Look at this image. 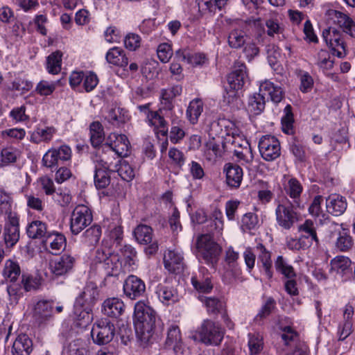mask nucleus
<instances>
[{
  "label": "nucleus",
  "mask_w": 355,
  "mask_h": 355,
  "mask_svg": "<svg viewBox=\"0 0 355 355\" xmlns=\"http://www.w3.org/2000/svg\"><path fill=\"white\" fill-rule=\"evenodd\" d=\"M156 313L143 301L135 305L134 324L137 338L144 343H148L154 334Z\"/></svg>",
  "instance_id": "nucleus-1"
},
{
  "label": "nucleus",
  "mask_w": 355,
  "mask_h": 355,
  "mask_svg": "<svg viewBox=\"0 0 355 355\" xmlns=\"http://www.w3.org/2000/svg\"><path fill=\"white\" fill-rule=\"evenodd\" d=\"M98 295L96 284L92 282H88L74 303L73 313L78 320H84L86 322L90 320L92 307L95 304Z\"/></svg>",
  "instance_id": "nucleus-2"
},
{
  "label": "nucleus",
  "mask_w": 355,
  "mask_h": 355,
  "mask_svg": "<svg viewBox=\"0 0 355 355\" xmlns=\"http://www.w3.org/2000/svg\"><path fill=\"white\" fill-rule=\"evenodd\" d=\"M228 87H226L225 100L232 103L238 99V91L243 89L249 83L247 67L244 64L234 65L233 70L227 77Z\"/></svg>",
  "instance_id": "nucleus-3"
},
{
  "label": "nucleus",
  "mask_w": 355,
  "mask_h": 355,
  "mask_svg": "<svg viewBox=\"0 0 355 355\" xmlns=\"http://www.w3.org/2000/svg\"><path fill=\"white\" fill-rule=\"evenodd\" d=\"M197 257L202 258L208 265L214 266L219 259L221 247L215 242L210 234H203L198 236L196 242Z\"/></svg>",
  "instance_id": "nucleus-4"
},
{
  "label": "nucleus",
  "mask_w": 355,
  "mask_h": 355,
  "mask_svg": "<svg viewBox=\"0 0 355 355\" xmlns=\"http://www.w3.org/2000/svg\"><path fill=\"white\" fill-rule=\"evenodd\" d=\"M300 206L297 201L293 203L287 198L279 202L275 209L277 224L283 229L290 230L299 220L300 214L297 209Z\"/></svg>",
  "instance_id": "nucleus-5"
},
{
  "label": "nucleus",
  "mask_w": 355,
  "mask_h": 355,
  "mask_svg": "<svg viewBox=\"0 0 355 355\" xmlns=\"http://www.w3.org/2000/svg\"><path fill=\"white\" fill-rule=\"evenodd\" d=\"M200 341L206 345H218L223 338L220 327L211 320H206L197 331Z\"/></svg>",
  "instance_id": "nucleus-6"
},
{
  "label": "nucleus",
  "mask_w": 355,
  "mask_h": 355,
  "mask_svg": "<svg viewBox=\"0 0 355 355\" xmlns=\"http://www.w3.org/2000/svg\"><path fill=\"white\" fill-rule=\"evenodd\" d=\"M91 210L85 205H80L71 213L70 229L73 234H78L92 222Z\"/></svg>",
  "instance_id": "nucleus-7"
},
{
  "label": "nucleus",
  "mask_w": 355,
  "mask_h": 355,
  "mask_svg": "<svg viewBox=\"0 0 355 355\" xmlns=\"http://www.w3.org/2000/svg\"><path fill=\"white\" fill-rule=\"evenodd\" d=\"M258 147L261 157L266 161H273L281 155L280 143L275 136L270 135L262 136L259 139Z\"/></svg>",
  "instance_id": "nucleus-8"
},
{
  "label": "nucleus",
  "mask_w": 355,
  "mask_h": 355,
  "mask_svg": "<svg viewBox=\"0 0 355 355\" xmlns=\"http://www.w3.org/2000/svg\"><path fill=\"white\" fill-rule=\"evenodd\" d=\"M71 157V148L63 145L58 149L48 150L43 156L42 162L46 167L57 170L64 162L69 160Z\"/></svg>",
  "instance_id": "nucleus-9"
},
{
  "label": "nucleus",
  "mask_w": 355,
  "mask_h": 355,
  "mask_svg": "<svg viewBox=\"0 0 355 355\" xmlns=\"http://www.w3.org/2000/svg\"><path fill=\"white\" fill-rule=\"evenodd\" d=\"M275 267L277 272L283 275L288 280L285 282V290L291 295H298L296 281L294 278L296 273L292 266L287 263L282 256H278L275 261Z\"/></svg>",
  "instance_id": "nucleus-10"
},
{
  "label": "nucleus",
  "mask_w": 355,
  "mask_h": 355,
  "mask_svg": "<svg viewBox=\"0 0 355 355\" xmlns=\"http://www.w3.org/2000/svg\"><path fill=\"white\" fill-rule=\"evenodd\" d=\"M322 37L334 55L338 58L346 55L345 44L340 31L333 27L324 29L322 31Z\"/></svg>",
  "instance_id": "nucleus-11"
},
{
  "label": "nucleus",
  "mask_w": 355,
  "mask_h": 355,
  "mask_svg": "<svg viewBox=\"0 0 355 355\" xmlns=\"http://www.w3.org/2000/svg\"><path fill=\"white\" fill-rule=\"evenodd\" d=\"M3 241L6 248H12L19 240V218L10 214L6 222L3 229Z\"/></svg>",
  "instance_id": "nucleus-12"
},
{
  "label": "nucleus",
  "mask_w": 355,
  "mask_h": 355,
  "mask_svg": "<svg viewBox=\"0 0 355 355\" xmlns=\"http://www.w3.org/2000/svg\"><path fill=\"white\" fill-rule=\"evenodd\" d=\"M115 334L113 324L102 321L94 325L91 335L94 342L98 345H105L112 340Z\"/></svg>",
  "instance_id": "nucleus-13"
},
{
  "label": "nucleus",
  "mask_w": 355,
  "mask_h": 355,
  "mask_svg": "<svg viewBox=\"0 0 355 355\" xmlns=\"http://www.w3.org/2000/svg\"><path fill=\"white\" fill-rule=\"evenodd\" d=\"M134 235L139 243L149 244L145 249L147 254H153L157 252L158 245L156 241H153V229L150 226L139 225L134 230Z\"/></svg>",
  "instance_id": "nucleus-14"
},
{
  "label": "nucleus",
  "mask_w": 355,
  "mask_h": 355,
  "mask_svg": "<svg viewBox=\"0 0 355 355\" xmlns=\"http://www.w3.org/2000/svg\"><path fill=\"white\" fill-rule=\"evenodd\" d=\"M123 292L128 298L136 300L145 295L146 284L138 277L133 275H129L124 282Z\"/></svg>",
  "instance_id": "nucleus-15"
},
{
  "label": "nucleus",
  "mask_w": 355,
  "mask_h": 355,
  "mask_svg": "<svg viewBox=\"0 0 355 355\" xmlns=\"http://www.w3.org/2000/svg\"><path fill=\"white\" fill-rule=\"evenodd\" d=\"M106 142L118 158L125 157L129 155L130 145L125 135H119L115 132L110 133Z\"/></svg>",
  "instance_id": "nucleus-16"
},
{
  "label": "nucleus",
  "mask_w": 355,
  "mask_h": 355,
  "mask_svg": "<svg viewBox=\"0 0 355 355\" xmlns=\"http://www.w3.org/2000/svg\"><path fill=\"white\" fill-rule=\"evenodd\" d=\"M255 252L258 257L257 265L268 279L273 277L272 262L271 253L262 243H258L255 248Z\"/></svg>",
  "instance_id": "nucleus-17"
},
{
  "label": "nucleus",
  "mask_w": 355,
  "mask_h": 355,
  "mask_svg": "<svg viewBox=\"0 0 355 355\" xmlns=\"http://www.w3.org/2000/svg\"><path fill=\"white\" fill-rule=\"evenodd\" d=\"M191 284L199 293H208L213 288L211 275L208 270L204 267L200 268L198 271L194 273L191 277Z\"/></svg>",
  "instance_id": "nucleus-18"
},
{
  "label": "nucleus",
  "mask_w": 355,
  "mask_h": 355,
  "mask_svg": "<svg viewBox=\"0 0 355 355\" xmlns=\"http://www.w3.org/2000/svg\"><path fill=\"white\" fill-rule=\"evenodd\" d=\"M76 259L67 254H64L50 264L53 274L55 276H62L69 273L73 269Z\"/></svg>",
  "instance_id": "nucleus-19"
},
{
  "label": "nucleus",
  "mask_w": 355,
  "mask_h": 355,
  "mask_svg": "<svg viewBox=\"0 0 355 355\" xmlns=\"http://www.w3.org/2000/svg\"><path fill=\"white\" fill-rule=\"evenodd\" d=\"M53 302L40 300L35 305L33 318L38 325L44 324L53 317Z\"/></svg>",
  "instance_id": "nucleus-20"
},
{
  "label": "nucleus",
  "mask_w": 355,
  "mask_h": 355,
  "mask_svg": "<svg viewBox=\"0 0 355 355\" xmlns=\"http://www.w3.org/2000/svg\"><path fill=\"white\" fill-rule=\"evenodd\" d=\"M239 254L234 251L232 247H230L225 253V277L230 281L235 279L240 275V270L238 267L237 260Z\"/></svg>",
  "instance_id": "nucleus-21"
},
{
  "label": "nucleus",
  "mask_w": 355,
  "mask_h": 355,
  "mask_svg": "<svg viewBox=\"0 0 355 355\" xmlns=\"http://www.w3.org/2000/svg\"><path fill=\"white\" fill-rule=\"evenodd\" d=\"M326 207L328 213L335 216H339L346 211L347 202L344 196L333 193L326 199Z\"/></svg>",
  "instance_id": "nucleus-22"
},
{
  "label": "nucleus",
  "mask_w": 355,
  "mask_h": 355,
  "mask_svg": "<svg viewBox=\"0 0 355 355\" xmlns=\"http://www.w3.org/2000/svg\"><path fill=\"white\" fill-rule=\"evenodd\" d=\"M164 263L165 268L171 272L178 274L183 271V257L175 250H168L164 254Z\"/></svg>",
  "instance_id": "nucleus-23"
},
{
  "label": "nucleus",
  "mask_w": 355,
  "mask_h": 355,
  "mask_svg": "<svg viewBox=\"0 0 355 355\" xmlns=\"http://www.w3.org/2000/svg\"><path fill=\"white\" fill-rule=\"evenodd\" d=\"M115 156L114 152L106 142L98 148L94 162L96 166L109 169L113 164Z\"/></svg>",
  "instance_id": "nucleus-24"
},
{
  "label": "nucleus",
  "mask_w": 355,
  "mask_h": 355,
  "mask_svg": "<svg viewBox=\"0 0 355 355\" xmlns=\"http://www.w3.org/2000/svg\"><path fill=\"white\" fill-rule=\"evenodd\" d=\"M225 149V143L222 139L212 137L205 145V155L208 160L221 157Z\"/></svg>",
  "instance_id": "nucleus-25"
},
{
  "label": "nucleus",
  "mask_w": 355,
  "mask_h": 355,
  "mask_svg": "<svg viewBox=\"0 0 355 355\" xmlns=\"http://www.w3.org/2000/svg\"><path fill=\"white\" fill-rule=\"evenodd\" d=\"M298 231L301 233V239L306 241V245L310 247L313 242L318 245L319 239L317 236L315 224L313 220H306L298 227Z\"/></svg>",
  "instance_id": "nucleus-26"
},
{
  "label": "nucleus",
  "mask_w": 355,
  "mask_h": 355,
  "mask_svg": "<svg viewBox=\"0 0 355 355\" xmlns=\"http://www.w3.org/2000/svg\"><path fill=\"white\" fill-rule=\"evenodd\" d=\"M165 344L167 347L173 348L177 355L183 354L182 336L178 326L171 325L168 328Z\"/></svg>",
  "instance_id": "nucleus-27"
},
{
  "label": "nucleus",
  "mask_w": 355,
  "mask_h": 355,
  "mask_svg": "<svg viewBox=\"0 0 355 355\" xmlns=\"http://www.w3.org/2000/svg\"><path fill=\"white\" fill-rule=\"evenodd\" d=\"M125 304L117 297L108 298L103 303L102 311L108 317L117 318L124 312Z\"/></svg>",
  "instance_id": "nucleus-28"
},
{
  "label": "nucleus",
  "mask_w": 355,
  "mask_h": 355,
  "mask_svg": "<svg viewBox=\"0 0 355 355\" xmlns=\"http://www.w3.org/2000/svg\"><path fill=\"white\" fill-rule=\"evenodd\" d=\"M226 182L232 188H239L243 180V169L236 164H228L225 166Z\"/></svg>",
  "instance_id": "nucleus-29"
},
{
  "label": "nucleus",
  "mask_w": 355,
  "mask_h": 355,
  "mask_svg": "<svg viewBox=\"0 0 355 355\" xmlns=\"http://www.w3.org/2000/svg\"><path fill=\"white\" fill-rule=\"evenodd\" d=\"M66 239L60 233L50 232L43 240L44 245L47 248L49 246L50 252L53 254H57L59 251L64 249Z\"/></svg>",
  "instance_id": "nucleus-30"
},
{
  "label": "nucleus",
  "mask_w": 355,
  "mask_h": 355,
  "mask_svg": "<svg viewBox=\"0 0 355 355\" xmlns=\"http://www.w3.org/2000/svg\"><path fill=\"white\" fill-rule=\"evenodd\" d=\"M259 92L264 95H268L274 103H278L284 98V92L281 87L275 85L273 83L266 80L260 84Z\"/></svg>",
  "instance_id": "nucleus-31"
},
{
  "label": "nucleus",
  "mask_w": 355,
  "mask_h": 355,
  "mask_svg": "<svg viewBox=\"0 0 355 355\" xmlns=\"http://www.w3.org/2000/svg\"><path fill=\"white\" fill-rule=\"evenodd\" d=\"M32 351V340L26 334L19 335L12 345V355H30Z\"/></svg>",
  "instance_id": "nucleus-32"
},
{
  "label": "nucleus",
  "mask_w": 355,
  "mask_h": 355,
  "mask_svg": "<svg viewBox=\"0 0 355 355\" xmlns=\"http://www.w3.org/2000/svg\"><path fill=\"white\" fill-rule=\"evenodd\" d=\"M156 294L159 301L166 306L173 304L179 300L177 290L171 286L159 284L157 287Z\"/></svg>",
  "instance_id": "nucleus-33"
},
{
  "label": "nucleus",
  "mask_w": 355,
  "mask_h": 355,
  "mask_svg": "<svg viewBox=\"0 0 355 355\" xmlns=\"http://www.w3.org/2000/svg\"><path fill=\"white\" fill-rule=\"evenodd\" d=\"M331 15L334 18V21L343 29V31L352 37H355V23L347 15L338 11L331 10Z\"/></svg>",
  "instance_id": "nucleus-34"
},
{
  "label": "nucleus",
  "mask_w": 355,
  "mask_h": 355,
  "mask_svg": "<svg viewBox=\"0 0 355 355\" xmlns=\"http://www.w3.org/2000/svg\"><path fill=\"white\" fill-rule=\"evenodd\" d=\"M331 15L334 18V21L343 29V31L352 37H355V23L347 15L338 11L331 10Z\"/></svg>",
  "instance_id": "nucleus-35"
},
{
  "label": "nucleus",
  "mask_w": 355,
  "mask_h": 355,
  "mask_svg": "<svg viewBox=\"0 0 355 355\" xmlns=\"http://www.w3.org/2000/svg\"><path fill=\"white\" fill-rule=\"evenodd\" d=\"M50 232L47 225L38 220H33L26 227V233L29 238L33 239H45Z\"/></svg>",
  "instance_id": "nucleus-36"
},
{
  "label": "nucleus",
  "mask_w": 355,
  "mask_h": 355,
  "mask_svg": "<svg viewBox=\"0 0 355 355\" xmlns=\"http://www.w3.org/2000/svg\"><path fill=\"white\" fill-rule=\"evenodd\" d=\"M105 58L107 62L122 68L126 67L128 64V57L119 47L110 49L106 53Z\"/></svg>",
  "instance_id": "nucleus-37"
},
{
  "label": "nucleus",
  "mask_w": 355,
  "mask_h": 355,
  "mask_svg": "<svg viewBox=\"0 0 355 355\" xmlns=\"http://www.w3.org/2000/svg\"><path fill=\"white\" fill-rule=\"evenodd\" d=\"M266 101L260 92L249 96L247 110L253 115L260 114L265 109Z\"/></svg>",
  "instance_id": "nucleus-38"
},
{
  "label": "nucleus",
  "mask_w": 355,
  "mask_h": 355,
  "mask_svg": "<svg viewBox=\"0 0 355 355\" xmlns=\"http://www.w3.org/2000/svg\"><path fill=\"white\" fill-rule=\"evenodd\" d=\"M175 56L182 59L183 61H186L187 63L192 66H200L202 65L205 62V56L204 54L200 53H191L189 50L179 49L175 53Z\"/></svg>",
  "instance_id": "nucleus-39"
},
{
  "label": "nucleus",
  "mask_w": 355,
  "mask_h": 355,
  "mask_svg": "<svg viewBox=\"0 0 355 355\" xmlns=\"http://www.w3.org/2000/svg\"><path fill=\"white\" fill-rule=\"evenodd\" d=\"M90 141L94 148L101 146L105 139L103 127L99 121H94L89 125Z\"/></svg>",
  "instance_id": "nucleus-40"
},
{
  "label": "nucleus",
  "mask_w": 355,
  "mask_h": 355,
  "mask_svg": "<svg viewBox=\"0 0 355 355\" xmlns=\"http://www.w3.org/2000/svg\"><path fill=\"white\" fill-rule=\"evenodd\" d=\"M203 111V102L200 98L192 100L187 109L186 115L192 124L197 123L200 116Z\"/></svg>",
  "instance_id": "nucleus-41"
},
{
  "label": "nucleus",
  "mask_w": 355,
  "mask_h": 355,
  "mask_svg": "<svg viewBox=\"0 0 355 355\" xmlns=\"http://www.w3.org/2000/svg\"><path fill=\"white\" fill-rule=\"evenodd\" d=\"M101 236V228L98 225H93L87 229L81 236V242L87 246L96 245Z\"/></svg>",
  "instance_id": "nucleus-42"
},
{
  "label": "nucleus",
  "mask_w": 355,
  "mask_h": 355,
  "mask_svg": "<svg viewBox=\"0 0 355 355\" xmlns=\"http://www.w3.org/2000/svg\"><path fill=\"white\" fill-rule=\"evenodd\" d=\"M247 38L248 36L244 31L234 28L229 33L228 45L232 49H240L246 44Z\"/></svg>",
  "instance_id": "nucleus-43"
},
{
  "label": "nucleus",
  "mask_w": 355,
  "mask_h": 355,
  "mask_svg": "<svg viewBox=\"0 0 355 355\" xmlns=\"http://www.w3.org/2000/svg\"><path fill=\"white\" fill-rule=\"evenodd\" d=\"M275 306V300L272 297L268 298L254 317V322L259 325L263 324L264 320L271 314Z\"/></svg>",
  "instance_id": "nucleus-44"
},
{
  "label": "nucleus",
  "mask_w": 355,
  "mask_h": 355,
  "mask_svg": "<svg viewBox=\"0 0 355 355\" xmlns=\"http://www.w3.org/2000/svg\"><path fill=\"white\" fill-rule=\"evenodd\" d=\"M55 133V130L53 127L37 128L32 132L31 141L35 144H39L42 141H49Z\"/></svg>",
  "instance_id": "nucleus-45"
},
{
  "label": "nucleus",
  "mask_w": 355,
  "mask_h": 355,
  "mask_svg": "<svg viewBox=\"0 0 355 355\" xmlns=\"http://www.w3.org/2000/svg\"><path fill=\"white\" fill-rule=\"evenodd\" d=\"M286 193L293 199V203L297 201L300 204V198L303 188L300 182L296 178H291L284 187Z\"/></svg>",
  "instance_id": "nucleus-46"
},
{
  "label": "nucleus",
  "mask_w": 355,
  "mask_h": 355,
  "mask_svg": "<svg viewBox=\"0 0 355 355\" xmlns=\"http://www.w3.org/2000/svg\"><path fill=\"white\" fill-rule=\"evenodd\" d=\"M62 53L60 51L52 53L46 59V69L49 73L58 74L61 70Z\"/></svg>",
  "instance_id": "nucleus-47"
},
{
  "label": "nucleus",
  "mask_w": 355,
  "mask_h": 355,
  "mask_svg": "<svg viewBox=\"0 0 355 355\" xmlns=\"http://www.w3.org/2000/svg\"><path fill=\"white\" fill-rule=\"evenodd\" d=\"M66 80L60 79L56 81L48 82L46 80H41L36 87V92L41 96H48L51 94L58 86L62 85Z\"/></svg>",
  "instance_id": "nucleus-48"
},
{
  "label": "nucleus",
  "mask_w": 355,
  "mask_h": 355,
  "mask_svg": "<svg viewBox=\"0 0 355 355\" xmlns=\"http://www.w3.org/2000/svg\"><path fill=\"white\" fill-rule=\"evenodd\" d=\"M3 275L10 282H15L21 273L20 267L16 261L8 259L6 261Z\"/></svg>",
  "instance_id": "nucleus-49"
},
{
  "label": "nucleus",
  "mask_w": 355,
  "mask_h": 355,
  "mask_svg": "<svg viewBox=\"0 0 355 355\" xmlns=\"http://www.w3.org/2000/svg\"><path fill=\"white\" fill-rule=\"evenodd\" d=\"M108 168L95 166L94 184L98 189H104L110 183V178L107 173Z\"/></svg>",
  "instance_id": "nucleus-50"
},
{
  "label": "nucleus",
  "mask_w": 355,
  "mask_h": 355,
  "mask_svg": "<svg viewBox=\"0 0 355 355\" xmlns=\"http://www.w3.org/2000/svg\"><path fill=\"white\" fill-rule=\"evenodd\" d=\"M148 119L151 125L155 128H160V132L164 136L168 133L167 122L158 112H148Z\"/></svg>",
  "instance_id": "nucleus-51"
},
{
  "label": "nucleus",
  "mask_w": 355,
  "mask_h": 355,
  "mask_svg": "<svg viewBox=\"0 0 355 355\" xmlns=\"http://www.w3.org/2000/svg\"><path fill=\"white\" fill-rule=\"evenodd\" d=\"M283 333L281 334V338L285 346L284 350L287 351L293 346L295 342L299 338L298 333L289 326H286L282 329Z\"/></svg>",
  "instance_id": "nucleus-52"
},
{
  "label": "nucleus",
  "mask_w": 355,
  "mask_h": 355,
  "mask_svg": "<svg viewBox=\"0 0 355 355\" xmlns=\"http://www.w3.org/2000/svg\"><path fill=\"white\" fill-rule=\"evenodd\" d=\"M284 112L285 115L282 118V129L284 133L291 135L293 132L294 123L291 106L290 105H286Z\"/></svg>",
  "instance_id": "nucleus-53"
},
{
  "label": "nucleus",
  "mask_w": 355,
  "mask_h": 355,
  "mask_svg": "<svg viewBox=\"0 0 355 355\" xmlns=\"http://www.w3.org/2000/svg\"><path fill=\"white\" fill-rule=\"evenodd\" d=\"M103 267L105 268L109 275H117L121 268V263L119 262V256L114 253L110 254L105 263L103 264Z\"/></svg>",
  "instance_id": "nucleus-54"
},
{
  "label": "nucleus",
  "mask_w": 355,
  "mask_h": 355,
  "mask_svg": "<svg viewBox=\"0 0 355 355\" xmlns=\"http://www.w3.org/2000/svg\"><path fill=\"white\" fill-rule=\"evenodd\" d=\"M121 252L123 257L125 265L129 268L134 269L137 261V252L130 245H125L121 249Z\"/></svg>",
  "instance_id": "nucleus-55"
},
{
  "label": "nucleus",
  "mask_w": 355,
  "mask_h": 355,
  "mask_svg": "<svg viewBox=\"0 0 355 355\" xmlns=\"http://www.w3.org/2000/svg\"><path fill=\"white\" fill-rule=\"evenodd\" d=\"M20 156V152L12 147L5 148L1 153V165H8L15 163Z\"/></svg>",
  "instance_id": "nucleus-56"
},
{
  "label": "nucleus",
  "mask_w": 355,
  "mask_h": 355,
  "mask_svg": "<svg viewBox=\"0 0 355 355\" xmlns=\"http://www.w3.org/2000/svg\"><path fill=\"white\" fill-rule=\"evenodd\" d=\"M334 63V58L325 50H320L317 55V64L323 70L331 69Z\"/></svg>",
  "instance_id": "nucleus-57"
},
{
  "label": "nucleus",
  "mask_w": 355,
  "mask_h": 355,
  "mask_svg": "<svg viewBox=\"0 0 355 355\" xmlns=\"http://www.w3.org/2000/svg\"><path fill=\"white\" fill-rule=\"evenodd\" d=\"M208 313L217 314L221 313L223 309V302L215 297H205L202 300Z\"/></svg>",
  "instance_id": "nucleus-58"
},
{
  "label": "nucleus",
  "mask_w": 355,
  "mask_h": 355,
  "mask_svg": "<svg viewBox=\"0 0 355 355\" xmlns=\"http://www.w3.org/2000/svg\"><path fill=\"white\" fill-rule=\"evenodd\" d=\"M352 236L345 232H339L336 242V247L341 252H346L353 246Z\"/></svg>",
  "instance_id": "nucleus-59"
},
{
  "label": "nucleus",
  "mask_w": 355,
  "mask_h": 355,
  "mask_svg": "<svg viewBox=\"0 0 355 355\" xmlns=\"http://www.w3.org/2000/svg\"><path fill=\"white\" fill-rule=\"evenodd\" d=\"M33 86V83L27 79L17 78L12 82L11 85L8 87V89L19 92L22 94L30 91Z\"/></svg>",
  "instance_id": "nucleus-60"
},
{
  "label": "nucleus",
  "mask_w": 355,
  "mask_h": 355,
  "mask_svg": "<svg viewBox=\"0 0 355 355\" xmlns=\"http://www.w3.org/2000/svg\"><path fill=\"white\" fill-rule=\"evenodd\" d=\"M232 140L230 139L228 141L229 142H231L232 145L234 146L235 147L239 146L240 148H243L242 150H239L238 149H234V155L240 159H244V157L245 156V153L244 151H245V152L250 151V148H249L250 145H249L248 142L246 140L241 139V138L239 137H235L234 135H232Z\"/></svg>",
  "instance_id": "nucleus-61"
},
{
  "label": "nucleus",
  "mask_w": 355,
  "mask_h": 355,
  "mask_svg": "<svg viewBox=\"0 0 355 355\" xmlns=\"http://www.w3.org/2000/svg\"><path fill=\"white\" fill-rule=\"evenodd\" d=\"M248 347L251 355L259 354L263 348L262 338L259 335L249 334Z\"/></svg>",
  "instance_id": "nucleus-62"
},
{
  "label": "nucleus",
  "mask_w": 355,
  "mask_h": 355,
  "mask_svg": "<svg viewBox=\"0 0 355 355\" xmlns=\"http://www.w3.org/2000/svg\"><path fill=\"white\" fill-rule=\"evenodd\" d=\"M12 198L10 193L0 190V214H11Z\"/></svg>",
  "instance_id": "nucleus-63"
},
{
  "label": "nucleus",
  "mask_w": 355,
  "mask_h": 355,
  "mask_svg": "<svg viewBox=\"0 0 355 355\" xmlns=\"http://www.w3.org/2000/svg\"><path fill=\"white\" fill-rule=\"evenodd\" d=\"M120 166L117 168L119 175L124 180L129 182L135 177V171L132 166L126 162L119 159Z\"/></svg>",
  "instance_id": "nucleus-64"
}]
</instances>
